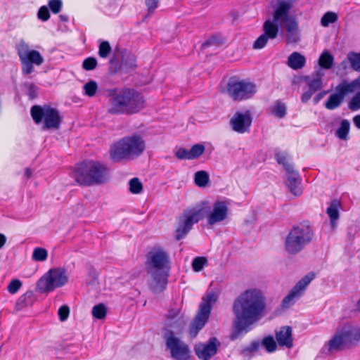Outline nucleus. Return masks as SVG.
<instances>
[{
    "mask_svg": "<svg viewBox=\"0 0 360 360\" xmlns=\"http://www.w3.org/2000/svg\"><path fill=\"white\" fill-rule=\"evenodd\" d=\"M265 310L266 298L261 290L252 288L241 292L232 305L234 320L231 340H235L249 332L250 326L264 317Z\"/></svg>",
    "mask_w": 360,
    "mask_h": 360,
    "instance_id": "nucleus-1",
    "label": "nucleus"
},
{
    "mask_svg": "<svg viewBox=\"0 0 360 360\" xmlns=\"http://www.w3.org/2000/svg\"><path fill=\"white\" fill-rule=\"evenodd\" d=\"M148 274H150L155 283L150 285V289L155 293L163 291L168 283L171 269V262L168 254L159 250L150 251L146 262Z\"/></svg>",
    "mask_w": 360,
    "mask_h": 360,
    "instance_id": "nucleus-2",
    "label": "nucleus"
},
{
    "mask_svg": "<svg viewBox=\"0 0 360 360\" xmlns=\"http://www.w3.org/2000/svg\"><path fill=\"white\" fill-rule=\"evenodd\" d=\"M73 178L82 186H98L108 181L110 172L106 165L98 161L86 160L75 165Z\"/></svg>",
    "mask_w": 360,
    "mask_h": 360,
    "instance_id": "nucleus-3",
    "label": "nucleus"
},
{
    "mask_svg": "<svg viewBox=\"0 0 360 360\" xmlns=\"http://www.w3.org/2000/svg\"><path fill=\"white\" fill-rule=\"evenodd\" d=\"M359 342L360 328L352 324H346L336 330L323 348V352L325 353V349H327L328 354L343 351L356 345Z\"/></svg>",
    "mask_w": 360,
    "mask_h": 360,
    "instance_id": "nucleus-4",
    "label": "nucleus"
},
{
    "mask_svg": "<svg viewBox=\"0 0 360 360\" xmlns=\"http://www.w3.org/2000/svg\"><path fill=\"white\" fill-rule=\"evenodd\" d=\"M145 150V142L139 135L124 137L110 151V158L119 162L127 157L139 156Z\"/></svg>",
    "mask_w": 360,
    "mask_h": 360,
    "instance_id": "nucleus-5",
    "label": "nucleus"
},
{
    "mask_svg": "<svg viewBox=\"0 0 360 360\" xmlns=\"http://www.w3.org/2000/svg\"><path fill=\"white\" fill-rule=\"evenodd\" d=\"M30 113L34 122L43 123L42 129H58L62 122V117L56 108L49 105H35L31 108Z\"/></svg>",
    "mask_w": 360,
    "mask_h": 360,
    "instance_id": "nucleus-6",
    "label": "nucleus"
},
{
    "mask_svg": "<svg viewBox=\"0 0 360 360\" xmlns=\"http://www.w3.org/2000/svg\"><path fill=\"white\" fill-rule=\"evenodd\" d=\"M217 296L214 292L207 293L202 297L200 304L198 314L189 327V334L191 337L197 335L198 332L207 322L213 304L217 302Z\"/></svg>",
    "mask_w": 360,
    "mask_h": 360,
    "instance_id": "nucleus-7",
    "label": "nucleus"
},
{
    "mask_svg": "<svg viewBox=\"0 0 360 360\" xmlns=\"http://www.w3.org/2000/svg\"><path fill=\"white\" fill-rule=\"evenodd\" d=\"M164 339L167 350L169 351L170 357L173 360H191L192 352L189 345L175 336L172 330L165 329Z\"/></svg>",
    "mask_w": 360,
    "mask_h": 360,
    "instance_id": "nucleus-8",
    "label": "nucleus"
},
{
    "mask_svg": "<svg viewBox=\"0 0 360 360\" xmlns=\"http://www.w3.org/2000/svg\"><path fill=\"white\" fill-rule=\"evenodd\" d=\"M226 91L233 101H243L253 97L257 92V86L254 82L231 77L228 81Z\"/></svg>",
    "mask_w": 360,
    "mask_h": 360,
    "instance_id": "nucleus-9",
    "label": "nucleus"
},
{
    "mask_svg": "<svg viewBox=\"0 0 360 360\" xmlns=\"http://www.w3.org/2000/svg\"><path fill=\"white\" fill-rule=\"evenodd\" d=\"M16 49L24 75L32 73L34 70V65L39 66L44 62L41 54L38 51L30 50L28 44L23 41L18 44Z\"/></svg>",
    "mask_w": 360,
    "mask_h": 360,
    "instance_id": "nucleus-10",
    "label": "nucleus"
},
{
    "mask_svg": "<svg viewBox=\"0 0 360 360\" xmlns=\"http://www.w3.org/2000/svg\"><path fill=\"white\" fill-rule=\"evenodd\" d=\"M68 281L65 269H51L37 281V288L40 292H49L62 287Z\"/></svg>",
    "mask_w": 360,
    "mask_h": 360,
    "instance_id": "nucleus-11",
    "label": "nucleus"
},
{
    "mask_svg": "<svg viewBox=\"0 0 360 360\" xmlns=\"http://www.w3.org/2000/svg\"><path fill=\"white\" fill-rule=\"evenodd\" d=\"M197 209L200 210L202 215V219L204 218L207 219V224L209 225H214L218 222L224 221L228 214V207L225 202L216 201L212 207L207 201L202 202L200 205L197 206Z\"/></svg>",
    "mask_w": 360,
    "mask_h": 360,
    "instance_id": "nucleus-12",
    "label": "nucleus"
},
{
    "mask_svg": "<svg viewBox=\"0 0 360 360\" xmlns=\"http://www.w3.org/2000/svg\"><path fill=\"white\" fill-rule=\"evenodd\" d=\"M314 231L309 225L301 224L293 227L285 240V248L302 247L309 244L313 238Z\"/></svg>",
    "mask_w": 360,
    "mask_h": 360,
    "instance_id": "nucleus-13",
    "label": "nucleus"
},
{
    "mask_svg": "<svg viewBox=\"0 0 360 360\" xmlns=\"http://www.w3.org/2000/svg\"><path fill=\"white\" fill-rule=\"evenodd\" d=\"M202 215L197 207L191 210H186L178 219V226L176 230V240H179L185 237L191 230L193 225L202 219Z\"/></svg>",
    "mask_w": 360,
    "mask_h": 360,
    "instance_id": "nucleus-14",
    "label": "nucleus"
},
{
    "mask_svg": "<svg viewBox=\"0 0 360 360\" xmlns=\"http://www.w3.org/2000/svg\"><path fill=\"white\" fill-rule=\"evenodd\" d=\"M121 93L124 103L127 115H132L139 112L144 107L143 96L134 89H122Z\"/></svg>",
    "mask_w": 360,
    "mask_h": 360,
    "instance_id": "nucleus-15",
    "label": "nucleus"
},
{
    "mask_svg": "<svg viewBox=\"0 0 360 360\" xmlns=\"http://www.w3.org/2000/svg\"><path fill=\"white\" fill-rule=\"evenodd\" d=\"M315 274L309 272L302 277L291 289L289 293L283 298L282 301L283 307H288L293 304L295 300L300 297L307 286L314 280Z\"/></svg>",
    "mask_w": 360,
    "mask_h": 360,
    "instance_id": "nucleus-16",
    "label": "nucleus"
},
{
    "mask_svg": "<svg viewBox=\"0 0 360 360\" xmlns=\"http://www.w3.org/2000/svg\"><path fill=\"white\" fill-rule=\"evenodd\" d=\"M109 63L111 72L115 73L119 71L128 72L136 67V58L134 53L124 49L122 52L120 64L118 63V59L115 56H112L109 60Z\"/></svg>",
    "mask_w": 360,
    "mask_h": 360,
    "instance_id": "nucleus-17",
    "label": "nucleus"
},
{
    "mask_svg": "<svg viewBox=\"0 0 360 360\" xmlns=\"http://www.w3.org/2000/svg\"><path fill=\"white\" fill-rule=\"evenodd\" d=\"M252 117L249 110L235 112L230 120V125L234 131L240 134L249 131L252 124Z\"/></svg>",
    "mask_w": 360,
    "mask_h": 360,
    "instance_id": "nucleus-18",
    "label": "nucleus"
},
{
    "mask_svg": "<svg viewBox=\"0 0 360 360\" xmlns=\"http://www.w3.org/2000/svg\"><path fill=\"white\" fill-rule=\"evenodd\" d=\"M293 6V0H278V3L273 13V19L281 24L297 20L295 15L289 13Z\"/></svg>",
    "mask_w": 360,
    "mask_h": 360,
    "instance_id": "nucleus-19",
    "label": "nucleus"
},
{
    "mask_svg": "<svg viewBox=\"0 0 360 360\" xmlns=\"http://www.w3.org/2000/svg\"><path fill=\"white\" fill-rule=\"evenodd\" d=\"M219 342L217 338L212 337L206 343L199 342L194 347V351L198 359L210 360L217 352Z\"/></svg>",
    "mask_w": 360,
    "mask_h": 360,
    "instance_id": "nucleus-20",
    "label": "nucleus"
},
{
    "mask_svg": "<svg viewBox=\"0 0 360 360\" xmlns=\"http://www.w3.org/2000/svg\"><path fill=\"white\" fill-rule=\"evenodd\" d=\"M109 108L108 112L112 115H127L121 90L113 89L108 93Z\"/></svg>",
    "mask_w": 360,
    "mask_h": 360,
    "instance_id": "nucleus-21",
    "label": "nucleus"
},
{
    "mask_svg": "<svg viewBox=\"0 0 360 360\" xmlns=\"http://www.w3.org/2000/svg\"><path fill=\"white\" fill-rule=\"evenodd\" d=\"M335 92L330 94L325 103V108L329 110H333L339 108L343 103L347 95L349 94L348 91L342 82H340L335 87Z\"/></svg>",
    "mask_w": 360,
    "mask_h": 360,
    "instance_id": "nucleus-22",
    "label": "nucleus"
},
{
    "mask_svg": "<svg viewBox=\"0 0 360 360\" xmlns=\"http://www.w3.org/2000/svg\"><path fill=\"white\" fill-rule=\"evenodd\" d=\"M323 73L321 70H318L316 78L310 79L309 77H306L305 81L307 82L308 89L301 96L302 103H306L308 102L312 95L323 87Z\"/></svg>",
    "mask_w": 360,
    "mask_h": 360,
    "instance_id": "nucleus-23",
    "label": "nucleus"
},
{
    "mask_svg": "<svg viewBox=\"0 0 360 360\" xmlns=\"http://www.w3.org/2000/svg\"><path fill=\"white\" fill-rule=\"evenodd\" d=\"M287 173V186L291 193L295 196H300L302 193L301 186V178L299 173L293 169L286 172Z\"/></svg>",
    "mask_w": 360,
    "mask_h": 360,
    "instance_id": "nucleus-24",
    "label": "nucleus"
},
{
    "mask_svg": "<svg viewBox=\"0 0 360 360\" xmlns=\"http://www.w3.org/2000/svg\"><path fill=\"white\" fill-rule=\"evenodd\" d=\"M276 341L280 347L290 349L293 347L292 333L290 326H282L275 333Z\"/></svg>",
    "mask_w": 360,
    "mask_h": 360,
    "instance_id": "nucleus-25",
    "label": "nucleus"
},
{
    "mask_svg": "<svg viewBox=\"0 0 360 360\" xmlns=\"http://www.w3.org/2000/svg\"><path fill=\"white\" fill-rule=\"evenodd\" d=\"M287 32L285 40L287 44H297L300 41V32L297 20L283 24Z\"/></svg>",
    "mask_w": 360,
    "mask_h": 360,
    "instance_id": "nucleus-26",
    "label": "nucleus"
},
{
    "mask_svg": "<svg viewBox=\"0 0 360 360\" xmlns=\"http://www.w3.org/2000/svg\"><path fill=\"white\" fill-rule=\"evenodd\" d=\"M278 22L273 19L266 20L263 24V34L269 39H274L277 37L279 32Z\"/></svg>",
    "mask_w": 360,
    "mask_h": 360,
    "instance_id": "nucleus-27",
    "label": "nucleus"
},
{
    "mask_svg": "<svg viewBox=\"0 0 360 360\" xmlns=\"http://www.w3.org/2000/svg\"><path fill=\"white\" fill-rule=\"evenodd\" d=\"M306 63V58L299 52L292 53L288 58V65L293 70L302 68Z\"/></svg>",
    "mask_w": 360,
    "mask_h": 360,
    "instance_id": "nucleus-28",
    "label": "nucleus"
},
{
    "mask_svg": "<svg viewBox=\"0 0 360 360\" xmlns=\"http://www.w3.org/2000/svg\"><path fill=\"white\" fill-rule=\"evenodd\" d=\"M340 207V202L339 200L335 199L331 201L330 206L327 208L326 213L328 214L332 226H334L335 221L339 218V208Z\"/></svg>",
    "mask_w": 360,
    "mask_h": 360,
    "instance_id": "nucleus-29",
    "label": "nucleus"
},
{
    "mask_svg": "<svg viewBox=\"0 0 360 360\" xmlns=\"http://www.w3.org/2000/svg\"><path fill=\"white\" fill-rule=\"evenodd\" d=\"M34 302V295L32 291H27L21 295L16 302V306L18 309L32 305Z\"/></svg>",
    "mask_w": 360,
    "mask_h": 360,
    "instance_id": "nucleus-30",
    "label": "nucleus"
},
{
    "mask_svg": "<svg viewBox=\"0 0 360 360\" xmlns=\"http://www.w3.org/2000/svg\"><path fill=\"white\" fill-rule=\"evenodd\" d=\"M259 347L260 342L258 340H254L249 345L242 349L240 351V355H242L244 358H248L249 359L255 355V352L259 349Z\"/></svg>",
    "mask_w": 360,
    "mask_h": 360,
    "instance_id": "nucleus-31",
    "label": "nucleus"
},
{
    "mask_svg": "<svg viewBox=\"0 0 360 360\" xmlns=\"http://www.w3.org/2000/svg\"><path fill=\"white\" fill-rule=\"evenodd\" d=\"M350 129V123L348 120L344 119L340 122L339 128L335 132V135L341 140H347Z\"/></svg>",
    "mask_w": 360,
    "mask_h": 360,
    "instance_id": "nucleus-32",
    "label": "nucleus"
},
{
    "mask_svg": "<svg viewBox=\"0 0 360 360\" xmlns=\"http://www.w3.org/2000/svg\"><path fill=\"white\" fill-rule=\"evenodd\" d=\"M334 62V58L328 50L323 51L319 58V65L326 70L332 68Z\"/></svg>",
    "mask_w": 360,
    "mask_h": 360,
    "instance_id": "nucleus-33",
    "label": "nucleus"
},
{
    "mask_svg": "<svg viewBox=\"0 0 360 360\" xmlns=\"http://www.w3.org/2000/svg\"><path fill=\"white\" fill-rule=\"evenodd\" d=\"M261 345L268 353L274 352L277 349V343L272 335L265 336L260 342Z\"/></svg>",
    "mask_w": 360,
    "mask_h": 360,
    "instance_id": "nucleus-34",
    "label": "nucleus"
},
{
    "mask_svg": "<svg viewBox=\"0 0 360 360\" xmlns=\"http://www.w3.org/2000/svg\"><path fill=\"white\" fill-rule=\"evenodd\" d=\"M275 158L279 165H282L286 172L294 168L293 165L288 162V154L285 152H278Z\"/></svg>",
    "mask_w": 360,
    "mask_h": 360,
    "instance_id": "nucleus-35",
    "label": "nucleus"
},
{
    "mask_svg": "<svg viewBox=\"0 0 360 360\" xmlns=\"http://www.w3.org/2000/svg\"><path fill=\"white\" fill-rule=\"evenodd\" d=\"M347 59L352 70L360 72V53L351 51L347 54Z\"/></svg>",
    "mask_w": 360,
    "mask_h": 360,
    "instance_id": "nucleus-36",
    "label": "nucleus"
},
{
    "mask_svg": "<svg viewBox=\"0 0 360 360\" xmlns=\"http://www.w3.org/2000/svg\"><path fill=\"white\" fill-rule=\"evenodd\" d=\"M194 181L195 184L199 187H204L210 181L209 174L205 171H198L195 173Z\"/></svg>",
    "mask_w": 360,
    "mask_h": 360,
    "instance_id": "nucleus-37",
    "label": "nucleus"
},
{
    "mask_svg": "<svg viewBox=\"0 0 360 360\" xmlns=\"http://www.w3.org/2000/svg\"><path fill=\"white\" fill-rule=\"evenodd\" d=\"M271 112L276 117L283 118L286 115L287 113L286 106L281 101H277L275 105L272 108Z\"/></svg>",
    "mask_w": 360,
    "mask_h": 360,
    "instance_id": "nucleus-38",
    "label": "nucleus"
},
{
    "mask_svg": "<svg viewBox=\"0 0 360 360\" xmlns=\"http://www.w3.org/2000/svg\"><path fill=\"white\" fill-rule=\"evenodd\" d=\"M112 51V48L108 41H103L98 46V56L102 58H107Z\"/></svg>",
    "mask_w": 360,
    "mask_h": 360,
    "instance_id": "nucleus-39",
    "label": "nucleus"
},
{
    "mask_svg": "<svg viewBox=\"0 0 360 360\" xmlns=\"http://www.w3.org/2000/svg\"><path fill=\"white\" fill-rule=\"evenodd\" d=\"M107 309L104 304L100 303L92 309V315L97 319H103L106 316Z\"/></svg>",
    "mask_w": 360,
    "mask_h": 360,
    "instance_id": "nucleus-40",
    "label": "nucleus"
},
{
    "mask_svg": "<svg viewBox=\"0 0 360 360\" xmlns=\"http://www.w3.org/2000/svg\"><path fill=\"white\" fill-rule=\"evenodd\" d=\"M338 15L335 13L328 11L321 19V25L323 27H328L330 23H333L338 20Z\"/></svg>",
    "mask_w": 360,
    "mask_h": 360,
    "instance_id": "nucleus-41",
    "label": "nucleus"
},
{
    "mask_svg": "<svg viewBox=\"0 0 360 360\" xmlns=\"http://www.w3.org/2000/svg\"><path fill=\"white\" fill-rule=\"evenodd\" d=\"M129 191L134 194L141 193L143 190V185L139 178H132L129 182Z\"/></svg>",
    "mask_w": 360,
    "mask_h": 360,
    "instance_id": "nucleus-42",
    "label": "nucleus"
},
{
    "mask_svg": "<svg viewBox=\"0 0 360 360\" xmlns=\"http://www.w3.org/2000/svg\"><path fill=\"white\" fill-rule=\"evenodd\" d=\"M207 258L205 257H197L194 258L192 262L193 270L195 272L200 271L203 269L204 265L207 264Z\"/></svg>",
    "mask_w": 360,
    "mask_h": 360,
    "instance_id": "nucleus-43",
    "label": "nucleus"
},
{
    "mask_svg": "<svg viewBox=\"0 0 360 360\" xmlns=\"http://www.w3.org/2000/svg\"><path fill=\"white\" fill-rule=\"evenodd\" d=\"M98 89V85L97 83L95 81H89V82L86 83L84 85V90L85 92V94L92 97L94 96Z\"/></svg>",
    "mask_w": 360,
    "mask_h": 360,
    "instance_id": "nucleus-44",
    "label": "nucleus"
},
{
    "mask_svg": "<svg viewBox=\"0 0 360 360\" xmlns=\"http://www.w3.org/2000/svg\"><path fill=\"white\" fill-rule=\"evenodd\" d=\"M98 65L97 59L94 57H88L82 63V68L86 71L94 70Z\"/></svg>",
    "mask_w": 360,
    "mask_h": 360,
    "instance_id": "nucleus-45",
    "label": "nucleus"
},
{
    "mask_svg": "<svg viewBox=\"0 0 360 360\" xmlns=\"http://www.w3.org/2000/svg\"><path fill=\"white\" fill-rule=\"evenodd\" d=\"M190 150V157L191 160L199 158L205 151V146L202 144H195L193 145Z\"/></svg>",
    "mask_w": 360,
    "mask_h": 360,
    "instance_id": "nucleus-46",
    "label": "nucleus"
},
{
    "mask_svg": "<svg viewBox=\"0 0 360 360\" xmlns=\"http://www.w3.org/2000/svg\"><path fill=\"white\" fill-rule=\"evenodd\" d=\"M222 42L223 40L221 37H219L217 35H213L211 37H210L207 40H206L204 43H202V48L206 49L210 46H218L221 45Z\"/></svg>",
    "mask_w": 360,
    "mask_h": 360,
    "instance_id": "nucleus-47",
    "label": "nucleus"
},
{
    "mask_svg": "<svg viewBox=\"0 0 360 360\" xmlns=\"http://www.w3.org/2000/svg\"><path fill=\"white\" fill-rule=\"evenodd\" d=\"M88 280L86 281L88 285H94L98 283V274L97 271L91 266L88 269Z\"/></svg>",
    "mask_w": 360,
    "mask_h": 360,
    "instance_id": "nucleus-48",
    "label": "nucleus"
},
{
    "mask_svg": "<svg viewBox=\"0 0 360 360\" xmlns=\"http://www.w3.org/2000/svg\"><path fill=\"white\" fill-rule=\"evenodd\" d=\"M48 253L46 249H34L32 259L34 261L42 262L46 259Z\"/></svg>",
    "mask_w": 360,
    "mask_h": 360,
    "instance_id": "nucleus-49",
    "label": "nucleus"
},
{
    "mask_svg": "<svg viewBox=\"0 0 360 360\" xmlns=\"http://www.w3.org/2000/svg\"><path fill=\"white\" fill-rule=\"evenodd\" d=\"M349 108L352 111H356L360 109V91H358L349 101Z\"/></svg>",
    "mask_w": 360,
    "mask_h": 360,
    "instance_id": "nucleus-50",
    "label": "nucleus"
},
{
    "mask_svg": "<svg viewBox=\"0 0 360 360\" xmlns=\"http://www.w3.org/2000/svg\"><path fill=\"white\" fill-rule=\"evenodd\" d=\"M48 6L53 13L58 14L62 9L63 2L61 0H49Z\"/></svg>",
    "mask_w": 360,
    "mask_h": 360,
    "instance_id": "nucleus-51",
    "label": "nucleus"
},
{
    "mask_svg": "<svg viewBox=\"0 0 360 360\" xmlns=\"http://www.w3.org/2000/svg\"><path fill=\"white\" fill-rule=\"evenodd\" d=\"M21 286L22 282L19 279H13L9 283L7 290L10 293L15 294L18 291Z\"/></svg>",
    "mask_w": 360,
    "mask_h": 360,
    "instance_id": "nucleus-52",
    "label": "nucleus"
},
{
    "mask_svg": "<svg viewBox=\"0 0 360 360\" xmlns=\"http://www.w3.org/2000/svg\"><path fill=\"white\" fill-rule=\"evenodd\" d=\"M37 17L44 22L47 21L50 18V12L48 7L46 6L40 7L37 13Z\"/></svg>",
    "mask_w": 360,
    "mask_h": 360,
    "instance_id": "nucleus-53",
    "label": "nucleus"
},
{
    "mask_svg": "<svg viewBox=\"0 0 360 360\" xmlns=\"http://www.w3.org/2000/svg\"><path fill=\"white\" fill-rule=\"evenodd\" d=\"M269 39L265 37L263 34H261L254 42L253 49H263L267 44Z\"/></svg>",
    "mask_w": 360,
    "mask_h": 360,
    "instance_id": "nucleus-54",
    "label": "nucleus"
},
{
    "mask_svg": "<svg viewBox=\"0 0 360 360\" xmlns=\"http://www.w3.org/2000/svg\"><path fill=\"white\" fill-rule=\"evenodd\" d=\"M176 157L179 160H191L190 150L184 148H179L175 152Z\"/></svg>",
    "mask_w": 360,
    "mask_h": 360,
    "instance_id": "nucleus-55",
    "label": "nucleus"
},
{
    "mask_svg": "<svg viewBox=\"0 0 360 360\" xmlns=\"http://www.w3.org/2000/svg\"><path fill=\"white\" fill-rule=\"evenodd\" d=\"M25 86L27 88V94L30 98H35L37 96V87L33 84L26 83Z\"/></svg>",
    "mask_w": 360,
    "mask_h": 360,
    "instance_id": "nucleus-56",
    "label": "nucleus"
},
{
    "mask_svg": "<svg viewBox=\"0 0 360 360\" xmlns=\"http://www.w3.org/2000/svg\"><path fill=\"white\" fill-rule=\"evenodd\" d=\"M70 314V309L67 305L61 306L58 311V314L61 321H65L68 318Z\"/></svg>",
    "mask_w": 360,
    "mask_h": 360,
    "instance_id": "nucleus-57",
    "label": "nucleus"
},
{
    "mask_svg": "<svg viewBox=\"0 0 360 360\" xmlns=\"http://www.w3.org/2000/svg\"><path fill=\"white\" fill-rule=\"evenodd\" d=\"M159 0H146V5L148 8V15H149L158 7Z\"/></svg>",
    "mask_w": 360,
    "mask_h": 360,
    "instance_id": "nucleus-58",
    "label": "nucleus"
},
{
    "mask_svg": "<svg viewBox=\"0 0 360 360\" xmlns=\"http://www.w3.org/2000/svg\"><path fill=\"white\" fill-rule=\"evenodd\" d=\"M356 233V228L349 227L347 230V240L348 241V245H352V241L354 238L355 234Z\"/></svg>",
    "mask_w": 360,
    "mask_h": 360,
    "instance_id": "nucleus-59",
    "label": "nucleus"
},
{
    "mask_svg": "<svg viewBox=\"0 0 360 360\" xmlns=\"http://www.w3.org/2000/svg\"><path fill=\"white\" fill-rule=\"evenodd\" d=\"M328 92V91H322L317 94L313 98L314 103L315 105L318 104Z\"/></svg>",
    "mask_w": 360,
    "mask_h": 360,
    "instance_id": "nucleus-60",
    "label": "nucleus"
},
{
    "mask_svg": "<svg viewBox=\"0 0 360 360\" xmlns=\"http://www.w3.org/2000/svg\"><path fill=\"white\" fill-rule=\"evenodd\" d=\"M179 315V311L176 310L171 309L168 311L167 315V320H173L175 319Z\"/></svg>",
    "mask_w": 360,
    "mask_h": 360,
    "instance_id": "nucleus-61",
    "label": "nucleus"
},
{
    "mask_svg": "<svg viewBox=\"0 0 360 360\" xmlns=\"http://www.w3.org/2000/svg\"><path fill=\"white\" fill-rule=\"evenodd\" d=\"M348 63H349L348 60H342L340 63L338 65L337 68L338 69V70L345 71L348 68Z\"/></svg>",
    "mask_w": 360,
    "mask_h": 360,
    "instance_id": "nucleus-62",
    "label": "nucleus"
},
{
    "mask_svg": "<svg viewBox=\"0 0 360 360\" xmlns=\"http://www.w3.org/2000/svg\"><path fill=\"white\" fill-rule=\"evenodd\" d=\"M353 123L356 128L360 129V115H355L353 117Z\"/></svg>",
    "mask_w": 360,
    "mask_h": 360,
    "instance_id": "nucleus-63",
    "label": "nucleus"
},
{
    "mask_svg": "<svg viewBox=\"0 0 360 360\" xmlns=\"http://www.w3.org/2000/svg\"><path fill=\"white\" fill-rule=\"evenodd\" d=\"M6 241V237L4 234L0 233V248H2L5 245Z\"/></svg>",
    "mask_w": 360,
    "mask_h": 360,
    "instance_id": "nucleus-64",
    "label": "nucleus"
}]
</instances>
